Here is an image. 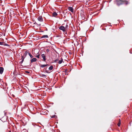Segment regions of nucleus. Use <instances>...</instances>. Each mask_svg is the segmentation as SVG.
Wrapping results in <instances>:
<instances>
[{"mask_svg": "<svg viewBox=\"0 0 132 132\" xmlns=\"http://www.w3.org/2000/svg\"><path fill=\"white\" fill-rule=\"evenodd\" d=\"M28 54V52L27 51H25L24 55L25 57H26Z\"/></svg>", "mask_w": 132, "mask_h": 132, "instance_id": "nucleus-13", "label": "nucleus"}, {"mask_svg": "<svg viewBox=\"0 0 132 132\" xmlns=\"http://www.w3.org/2000/svg\"><path fill=\"white\" fill-rule=\"evenodd\" d=\"M36 53H37V52H36Z\"/></svg>", "mask_w": 132, "mask_h": 132, "instance_id": "nucleus-30", "label": "nucleus"}, {"mask_svg": "<svg viewBox=\"0 0 132 132\" xmlns=\"http://www.w3.org/2000/svg\"><path fill=\"white\" fill-rule=\"evenodd\" d=\"M57 15V14L56 12H54L53 13V16L55 17Z\"/></svg>", "mask_w": 132, "mask_h": 132, "instance_id": "nucleus-12", "label": "nucleus"}, {"mask_svg": "<svg viewBox=\"0 0 132 132\" xmlns=\"http://www.w3.org/2000/svg\"><path fill=\"white\" fill-rule=\"evenodd\" d=\"M45 71H46V72L47 73H48L47 71L46 70Z\"/></svg>", "mask_w": 132, "mask_h": 132, "instance_id": "nucleus-26", "label": "nucleus"}, {"mask_svg": "<svg viewBox=\"0 0 132 132\" xmlns=\"http://www.w3.org/2000/svg\"><path fill=\"white\" fill-rule=\"evenodd\" d=\"M68 25L67 24L65 26V27L67 30H68Z\"/></svg>", "mask_w": 132, "mask_h": 132, "instance_id": "nucleus-17", "label": "nucleus"}, {"mask_svg": "<svg viewBox=\"0 0 132 132\" xmlns=\"http://www.w3.org/2000/svg\"><path fill=\"white\" fill-rule=\"evenodd\" d=\"M56 116L55 115H54L53 116H52V117H51L52 118H55V116Z\"/></svg>", "mask_w": 132, "mask_h": 132, "instance_id": "nucleus-22", "label": "nucleus"}, {"mask_svg": "<svg viewBox=\"0 0 132 132\" xmlns=\"http://www.w3.org/2000/svg\"><path fill=\"white\" fill-rule=\"evenodd\" d=\"M43 59V60L44 61H45L46 60V56L45 54H42L41 55Z\"/></svg>", "mask_w": 132, "mask_h": 132, "instance_id": "nucleus-6", "label": "nucleus"}, {"mask_svg": "<svg viewBox=\"0 0 132 132\" xmlns=\"http://www.w3.org/2000/svg\"><path fill=\"white\" fill-rule=\"evenodd\" d=\"M59 29L61 30H62L63 32H64L65 34H67V30L63 26H61L59 27Z\"/></svg>", "mask_w": 132, "mask_h": 132, "instance_id": "nucleus-2", "label": "nucleus"}, {"mask_svg": "<svg viewBox=\"0 0 132 132\" xmlns=\"http://www.w3.org/2000/svg\"><path fill=\"white\" fill-rule=\"evenodd\" d=\"M26 73H29V72L28 71H26Z\"/></svg>", "mask_w": 132, "mask_h": 132, "instance_id": "nucleus-27", "label": "nucleus"}, {"mask_svg": "<svg viewBox=\"0 0 132 132\" xmlns=\"http://www.w3.org/2000/svg\"><path fill=\"white\" fill-rule=\"evenodd\" d=\"M46 52H48L50 51V50L48 49H47L46 50Z\"/></svg>", "mask_w": 132, "mask_h": 132, "instance_id": "nucleus-25", "label": "nucleus"}, {"mask_svg": "<svg viewBox=\"0 0 132 132\" xmlns=\"http://www.w3.org/2000/svg\"><path fill=\"white\" fill-rule=\"evenodd\" d=\"M48 37V36L47 35H44L42 36L41 37V38H47Z\"/></svg>", "mask_w": 132, "mask_h": 132, "instance_id": "nucleus-11", "label": "nucleus"}, {"mask_svg": "<svg viewBox=\"0 0 132 132\" xmlns=\"http://www.w3.org/2000/svg\"><path fill=\"white\" fill-rule=\"evenodd\" d=\"M38 20L41 22H42L43 21V20L42 16H39L38 18Z\"/></svg>", "mask_w": 132, "mask_h": 132, "instance_id": "nucleus-4", "label": "nucleus"}, {"mask_svg": "<svg viewBox=\"0 0 132 132\" xmlns=\"http://www.w3.org/2000/svg\"><path fill=\"white\" fill-rule=\"evenodd\" d=\"M34 24H37V25H38V24H37V23L36 22H35V23H34Z\"/></svg>", "mask_w": 132, "mask_h": 132, "instance_id": "nucleus-28", "label": "nucleus"}, {"mask_svg": "<svg viewBox=\"0 0 132 132\" xmlns=\"http://www.w3.org/2000/svg\"><path fill=\"white\" fill-rule=\"evenodd\" d=\"M59 60V59H56V60L54 61V62H55L57 63V62H58Z\"/></svg>", "mask_w": 132, "mask_h": 132, "instance_id": "nucleus-19", "label": "nucleus"}, {"mask_svg": "<svg viewBox=\"0 0 132 132\" xmlns=\"http://www.w3.org/2000/svg\"><path fill=\"white\" fill-rule=\"evenodd\" d=\"M53 68V66H51L49 67L48 69L50 70H52Z\"/></svg>", "mask_w": 132, "mask_h": 132, "instance_id": "nucleus-14", "label": "nucleus"}, {"mask_svg": "<svg viewBox=\"0 0 132 132\" xmlns=\"http://www.w3.org/2000/svg\"><path fill=\"white\" fill-rule=\"evenodd\" d=\"M9 132H11V131H9Z\"/></svg>", "mask_w": 132, "mask_h": 132, "instance_id": "nucleus-29", "label": "nucleus"}, {"mask_svg": "<svg viewBox=\"0 0 132 132\" xmlns=\"http://www.w3.org/2000/svg\"><path fill=\"white\" fill-rule=\"evenodd\" d=\"M119 1L122 2H123L126 5H127L129 3L128 1L126 0H118Z\"/></svg>", "mask_w": 132, "mask_h": 132, "instance_id": "nucleus-3", "label": "nucleus"}, {"mask_svg": "<svg viewBox=\"0 0 132 132\" xmlns=\"http://www.w3.org/2000/svg\"><path fill=\"white\" fill-rule=\"evenodd\" d=\"M37 61V59L36 58H34L32 59L31 60V63H32L33 62H35L36 61Z\"/></svg>", "mask_w": 132, "mask_h": 132, "instance_id": "nucleus-9", "label": "nucleus"}, {"mask_svg": "<svg viewBox=\"0 0 132 132\" xmlns=\"http://www.w3.org/2000/svg\"><path fill=\"white\" fill-rule=\"evenodd\" d=\"M25 56L24 57V55H22L21 56V59H24L25 58Z\"/></svg>", "mask_w": 132, "mask_h": 132, "instance_id": "nucleus-20", "label": "nucleus"}, {"mask_svg": "<svg viewBox=\"0 0 132 132\" xmlns=\"http://www.w3.org/2000/svg\"><path fill=\"white\" fill-rule=\"evenodd\" d=\"M47 65H48L47 64H41L40 66V67L42 68H44Z\"/></svg>", "mask_w": 132, "mask_h": 132, "instance_id": "nucleus-10", "label": "nucleus"}, {"mask_svg": "<svg viewBox=\"0 0 132 132\" xmlns=\"http://www.w3.org/2000/svg\"><path fill=\"white\" fill-rule=\"evenodd\" d=\"M4 69L3 68L1 67H0V73L2 74L4 71Z\"/></svg>", "mask_w": 132, "mask_h": 132, "instance_id": "nucleus-7", "label": "nucleus"}, {"mask_svg": "<svg viewBox=\"0 0 132 132\" xmlns=\"http://www.w3.org/2000/svg\"><path fill=\"white\" fill-rule=\"evenodd\" d=\"M63 62V59L62 58L60 60H59L58 62H57V63L58 64H60L62 63Z\"/></svg>", "mask_w": 132, "mask_h": 132, "instance_id": "nucleus-8", "label": "nucleus"}, {"mask_svg": "<svg viewBox=\"0 0 132 132\" xmlns=\"http://www.w3.org/2000/svg\"><path fill=\"white\" fill-rule=\"evenodd\" d=\"M40 76L41 77H44V78H45L46 77V76L44 74H41Z\"/></svg>", "mask_w": 132, "mask_h": 132, "instance_id": "nucleus-15", "label": "nucleus"}, {"mask_svg": "<svg viewBox=\"0 0 132 132\" xmlns=\"http://www.w3.org/2000/svg\"><path fill=\"white\" fill-rule=\"evenodd\" d=\"M39 25H40V24H39Z\"/></svg>", "mask_w": 132, "mask_h": 132, "instance_id": "nucleus-31", "label": "nucleus"}, {"mask_svg": "<svg viewBox=\"0 0 132 132\" xmlns=\"http://www.w3.org/2000/svg\"><path fill=\"white\" fill-rule=\"evenodd\" d=\"M28 54L30 56V57L31 58H32L33 57V56L31 54L29 53H28Z\"/></svg>", "mask_w": 132, "mask_h": 132, "instance_id": "nucleus-16", "label": "nucleus"}, {"mask_svg": "<svg viewBox=\"0 0 132 132\" xmlns=\"http://www.w3.org/2000/svg\"><path fill=\"white\" fill-rule=\"evenodd\" d=\"M4 42H0V45H4Z\"/></svg>", "mask_w": 132, "mask_h": 132, "instance_id": "nucleus-18", "label": "nucleus"}, {"mask_svg": "<svg viewBox=\"0 0 132 132\" xmlns=\"http://www.w3.org/2000/svg\"><path fill=\"white\" fill-rule=\"evenodd\" d=\"M4 45L5 46H9V45L7 44H5L4 43V45Z\"/></svg>", "mask_w": 132, "mask_h": 132, "instance_id": "nucleus-21", "label": "nucleus"}, {"mask_svg": "<svg viewBox=\"0 0 132 132\" xmlns=\"http://www.w3.org/2000/svg\"><path fill=\"white\" fill-rule=\"evenodd\" d=\"M120 122H119L118 123V126H119V127L120 126Z\"/></svg>", "mask_w": 132, "mask_h": 132, "instance_id": "nucleus-24", "label": "nucleus"}, {"mask_svg": "<svg viewBox=\"0 0 132 132\" xmlns=\"http://www.w3.org/2000/svg\"><path fill=\"white\" fill-rule=\"evenodd\" d=\"M39 51L38 50H36L34 51V53L35 54L37 55L35 56V57L38 58H39L40 55L39 53Z\"/></svg>", "mask_w": 132, "mask_h": 132, "instance_id": "nucleus-1", "label": "nucleus"}, {"mask_svg": "<svg viewBox=\"0 0 132 132\" xmlns=\"http://www.w3.org/2000/svg\"><path fill=\"white\" fill-rule=\"evenodd\" d=\"M22 60V61L20 62V63L21 64H22L23 63V61H24V59H21Z\"/></svg>", "mask_w": 132, "mask_h": 132, "instance_id": "nucleus-23", "label": "nucleus"}, {"mask_svg": "<svg viewBox=\"0 0 132 132\" xmlns=\"http://www.w3.org/2000/svg\"><path fill=\"white\" fill-rule=\"evenodd\" d=\"M68 9L71 12H73V9L72 7H68Z\"/></svg>", "mask_w": 132, "mask_h": 132, "instance_id": "nucleus-5", "label": "nucleus"}]
</instances>
